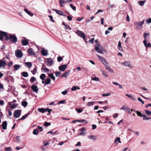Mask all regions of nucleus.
<instances>
[{"label":"nucleus","instance_id":"1","mask_svg":"<svg viewBox=\"0 0 151 151\" xmlns=\"http://www.w3.org/2000/svg\"><path fill=\"white\" fill-rule=\"evenodd\" d=\"M94 47L96 51L99 53L104 54L107 52V51L100 45V44L95 45Z\"/></svg>","mask_w":151,"mask_h":151},{"label":"nucleus","instance_id":"2","mask_svg":"<svg viewBox=\"0 0 151 151\" xmlns=\"http://www.w3.org/2000/svg\"><path fill=\"white\" fill-rule=\"evenodd\" d=\"M17 38L15 35H13L7 33V36L6 37V40H9L12 42L16 43L17 41Z\"/></svg>","mask_w":151,"mask_h":151},{"label":"nucleus","instance_id":"3","mask_svg":"<svg viewBox=\"0 0 151 151\" xmlns=\"http://www.w3.org/2000/svg\"><path fill=\"white\" fill-rule=\"evenodd\" d=\"M144 23V20L141 22H137L134 23V25L137 29L140 30L142 28Z\"/></svg>","mask_w":151,"mask_h":151},{"label":"nucleus","instance_id":"4","mask_svg":"<svg viewBox=\"0 0 151 151\" xmlns=\"http://www.w3.org/2000/svg\"><path fill=\"white\" fill-rule=\"evenodd\" d=\"M47 65L48 66H52L54 63V60L53 59L50 58H46Z\"/></svg>","mask_w":151,"mask_h":151},{"label":"nucleus","instance_id":"5","mask_svg":"<svg viewBox=\"0 0 151 151\" xmlns=\"http://www.w3.org/2000/svg\"><path fill=\"white\" fill-rule=\"evenodd\" d=\"M16 56L19 58H21L23 56V53L20 50L18 49L15 51Z\"/></svg>","mask_w":151,"mask_h":151},{"label":"nucleus","instance_id":"6","mask_svg":"<svg viewBox=\"0 0 151 151\" xmlns=\"http://www.w3.org/2000/svg\"><path fill=\"white\" fill-rule=\"evenodd\" d=\"M96 55L101 60V62L105 66L106 65H108L109 64L107 63V60L105 58L101 57L98 55Z\"/></svg>","mask_w":151,"mask_h":151},{"label":"nucleus","instance_id":"7","mask_svg":"<svg viewBox=\"0 0 151 151\" xmlns=\"http://www.w3.org/2000/svg\"><path fill=\"white\" fill-rule=\"evenodd\" d=\"M7 36V33L0 31V40L3 41L4 40V37L5 40H6V37Z\"/></svg>","mask_w":151,"mask_h":151},{"label":"nucleus","instance_id":"8","mask_svg":"<svg viewBox=\"0 0 151 151\" xmlns=\"http://www.w3.org/2000/svg\"><path fill=\"white\" fill-rule=\"evenodd\" d=\"M21 114V111L20 110H16L14 113V116L15 118H18L20 116Z\"/></svg>","mask_w":151,"mask_h":151},{"label":"nucleus","instance_id":"9","mask_svg":"<svg viewBox=\"0 0 151 151\" xmlns=\"http://www.w3.org/2000/svg\"><path fill=\"white\" fill-rule=\"evenodd\" d=\"M2 60H0V68H4L5 67L6 65V61Z\"/></svg>","mask_w":151,"mask_h":151},{"label":"nucleus","instance_id":"10","mask_svg":"<svg viewBox=\"0 0 151 151\" xmlns=\"http://www.w3.org/2000/svg\"><path fill=\"white\" fill-rule=\"evenodd\" d=\"M122 64L130 68H132L133 67V66L131 65L130 62L128 61H125L122 63Z\"/></svg>","mask_w":151,"mask_h":151},{"label":"nucleus","instance_id":"11","mask_svg":"<svg viewBox=\"0 0 151 151\" xmlns=\"http://www.w3.org/2000/svg\"><path fill=\"white\" fill-rule=\"evenodd\" d=\"M67 67V65L66 64L61 65L58 67L59 70L62 72L64 71Z\"/></svg>","mask_w":151,"mask_h":151},{"label":"nucleus","instance_id":"12","mask_svg":"<svg viewBox=\"0 0 151 151\" xmlns=\"http://www.w3.org/2000/svg\"><path fill=\"white\" fill-rule=\"evenodd\" d=\"M31 88L33 90V91L36 93H37L38 91V88L37 86L32 85L31 87Z\"/></svg>","mask_w":151,"mask_h":151},{"label":"nucleus","instance_id":"13","mask_svg":"<svg viewBox=\"0 0 151 151\" xmlns=\"http://www.w3.org/2000/svg\"><path fill=\"white\" fill-rule=\"evenodd\" d=\"M77 34L80 37H82L83 36L85 35L84 33L82 31L79 30H77L76 32Z\"/></svg>","mask_w":151,"mask_h":151},{"label":"nucleus","instance_id":"14","mask_svg":"<svg viewBox=\"0 0 151 151\" xmlns=\"http://www.w3.org/2000/svg\"><path fill=\"white\" fill-rule=\"evenodd\" d=\"M87 138L88 139H91L93 141L95 140L96 139V136L91 135H89L88 136Z\"/></svg>","mask_w":151,"mask_h":151},{"label":"nucleus","instance_id":"15","mask_svg":"<svg viewBox=\"0 0 151 151\" xmlns=\"http://www.w3.org/2000/svg\"><path fill=\"white\" fill-rule=\"evenodd\" d=\"M70 70H67L63 74V75L61 76V77L62 78L63 77H65V78H67L68 74L70 73Z\"/></svg>","mask_w":151,"mask_h":151},{"label":"nucleus","instance_id":"16","mask_svg":"<svg viewBox=\"0 0 151 151\" xmlns=\"http://www.w3.org/2000/svg\"><path fill=\"white\" fill-rule=\"evenodd\" d=\"M47 50L43 48L41 50L42 54L44 56H46L47 55Z\"/></svg>","mask_w":151,"mask_h":151},{"label":"nucleus","instance_id":"17","mask_svg":"<svg viewBox=\"0 0 151 151\" xmlns=\"http://www.w3.org/2000/svg\"><path fill=\"white\" fill-rule=\"evenodd\" d=\"M143 43L145 45V46L146 48H148L149 47H151V44L149 42L147 44V41H143Z\"/></svg>","mask_w":151,"mask_h":151},{"label":"nucleus","instance_id":"18","mask_svg":"<svg viewBox=\"0 0 151 151\" xmlns=\"http://www.w3.org/2000/svg\"><path fill=\"white\" fill-rule=\"evenodd\" d=\"M37 110L40 112L42 113H44L45 111H47V108L44 109L43 108H39L37 109Z\"/></svg>","mask_w":151,"mask_h":151},{"label":"nucleus","instance_id":"19","mask_svg":"<svg viewBox=\"0 0 151 151\" xmlns=\"http://www.w3.org/2000/svg\"><path fill=\"white\" fill-rule=\"evenodd\" d=\"M105 68L109 72L111 73H114V71L110 68V66H108V65H106V66Z\"/></svg>","mask_w":151,"mask_h":151},{"label":"nucleus","instance_id":"20","mask_svg":"<svg viewBox=\"0 0 151 151\" xmlns=\"http://www.w3.org/2000/svg\"><path fill=\"white\" fill-rule=\"evenodd\" d=\"M52 10L56 12V13L60 15H63V12L60 10H58L55 9H52Z\"/></svg>","mask_w":151,"mask_h":151},{"label":"nucleus","instance_id":"21","mask_svg":"<svg viewBox=\"0 0 151 151\" xmlns=\"http://www.w3.org/2000/svg\"><path fill=\"white\" fill-rule=\"evenodd\" d=\"M59 3L60 6L64 7L65 6V3H66L65 1L64 0H60Z\"/></svg>","mask_w":151,"mask_h":151},{"label":"nucleus","instance_id":"22","mask_svg":"<svg viewBox=\"0 0 151 151\" xmlns=\"http://www.w3.org/2000/svg\"><path fill=\"white\" fill-rule=\"evenodd\" d=\"M27 51L29 53V54L30 55H35V53L34 52L33 50L31 48H29L28 49Z\"/></svg>","mask_w":151,"mask_h":151},{"label":"nucleus","instance_id":"23","mask_svg":"<svg viewBox=\"0 0 151 151\" xmlns=\"http://www.w3.org/2000/svg\"><path fill=\"white\" fill-rule=\"evenodd\" d=\"M7 122L6 121H5L3 122L2 124V128L4 129L5 130L7 129Z\"/></svg>","mask_w":151,"mask_h":151},{"label":"nucleus","instance_id":"24","mask_svg":"<svg viewBox=\"0 0 151 151\" xmlns=\"http://www.w3.org/2000/svg\"><path fill=\"white\" fill-rule=\"evenodd\" d=\"M22 43L24 46H26L28 45V41L26 39L22 40Z\"/></svg>","mask_w":151,"mask_h":151},{"label":"nucleus","instance_id":"25","mask_svg":"<svg viewBox=\"0 0 151 151\" xmlns=\"http://www.w3.org/2000/svg\"><path fill=\"white\" fill-rule=\"evenodd\" d=\"M25 65L27 67L30 68L32 65V64L30 62H27L25 63Z\"/></svg>","mask_w":151,"mask_h":151},{"label":"nucleus","instance_id":"26","mask_svg":"<svg viewBox=\"0 0 151 151\" xmlns=\"http://www.w3.org/2000/svg\"><path fill=\"white\" fill-rule=\"evenodd\" d=\"M24 11L27 13L31 17L33 16V13H31L27 9H24Z\"/></svg>","mask_w":151,"mask_h":151},{"label":"nucleus","instance_id":"27","mask_svg":"<svg viewBox=\"0 0 151 151\" xmlns=\"http://www.w3.org/2000/svg\"><path fill=\"white\" fill-rule=\"evenodd\" d=\"M95 102V101L89 102L87 103L86 105L88 106H91L94 104Z\"/></svg>","mask_w":151,"mask_h":151},{"label":"nucleus","instance_id":"28","mask_svg":"<svg viewBox=\"0 0 151 151\" xmlns=\"http://www.w3.org/2000/svg\"><path fill=\"white\" fill-rule=\"evenodd\" d=\"M48 76L50 77L52 80L54 81L55 79V77L53 75V74L51 73H48Z\"/></svg>","mask_w":151,"mask_h":151},{"label":"nucleus","instance_id":"29","mask_svg":"<svg viewBox=\"0 0 151 151\" xmlns=\"http://www.w3.org/2000/svg\"><path fill=\"white\" fill-rule=\"evenodd\" d=\"M22 75L25 77H27L28 76V74L27 72H23L21 73Z\"/></svg>","mask_w":151,"mask_h":151},{"label":"nucleus","instance_id":"30","mask_svg":"<svg viewBox=\"0 0 151 151\" xmlns=\"http://www.w3.org/2000/svg\"><path fill=\"white\" fill-rule=\"evenodd\" d=\"M145 2V1H139L138 2V4L140 6H142L144 5Z\"/></svg>","mask_w":151,"mask_h":151},{"label":"nucleus","instance_id":"31","mask_svg":"<svg viewBox=\"0 0 151 151\" xmlns=\"http://www.w3.org/2000/svg\"><path fill=\"white\" fill-rule=\"evenodd\" d=\"M45 84L46 85L49 84L51 81V80L50 78H47L45 80Z\"/></svg>","mask_w":151,"mask_h":151},{"label":"nucleus","instance_id":"32","mask_svg":"<svg viewBox=\"0 0 151 151\" xmlns=\"http://www.w3.org/2000/svg\"><path fill=\"white\" fill-rule=\"evenodd\" d=\"M142 117H143V119L144 120H148L149 119H151V118L148 117L145 115H143Z\"/></svg>","mask_w":151,"mask_h":151},{"label":"nucleus","instance_id":"33","mask_svg":"<svg viewBox=\"0 0 151 151\" xmlns=\"http://www.w3.org/2000/svg\"><path fill=\"white\" fill-rule=\"evenodd\" d=\"M80 88L78 87H77L76 86H73L71 88V90L72 91H74L77 89H80Z\"/></svg>","mask_w":151,"mask_h":151},{"label":"nucleus","instance_id":"34","mask_svg":"<svg viewBox=\"0 0 151 151\" xmlns=\"http://www.w3.org/2000/svg\"><path fill=\"white\" fill-rule=\"evenodd\" d=\"M22 105L24 107H26L27 106V102L26 101H23L21 103Z\"/></svg>","mask_w":151,"mask_h":151},{"label":"nucleus","instance_id":"35","mask_svg":"<svg viewBox=\"0 0 151 151\" xmlns=\"http://www.w3.org/2000/svg\"><path fill=\"white\" fill-rule=\"evenodd\" d=\"M20 67V65H14V68L16 70H18Z\"/></svg>","mask_w":151,"mask_h":151},{"label":"nucleus","instance_id":"36","mask_svg":"<svg viewBox=\"0 0 151 151\" xmlns=\"http://www.w3.org/2000/svg\"><path fill=\"white\" fill-rule=\"evenodd\" d=\"M45 74L42 73L40 76V78L42 80H43L45 79Z\"/></svg>","mask_w":151,"mask_h":151},{"label":"nucleus","instance_id":"37","mask_svg":"<svg viewBox=\"0 0 151 151\" xmlns=\"http://www.w3.org/2000/svg\"><path fill=\"white\" fill-rule=\"evenodd\" d=\"M39 132L38 130L37 129H35L33 131V134H34L37 135L38 134Z\"/></svg>","mask_w":151,"mask_h":151},{"label":"nucleus","instance_id":"38","mask_svg":"<svg viewBox=\"0 0 151 151\" xmlns=\"http://www.w3.org/2000/svg\"><path fill=\"white\" fill-rule=\"evenodd\" d=\"M29 115V114L28 113L25 114L24 115L22 116V117L19 119V120H23V119H25L27 117V116Z\"/></svg>","mask_w":151,"mask_h":151},{"label":"nucleus","instance_id":"39","mask_svg":"<svg viewBox=\"0 0 151 151\" xmlns=\"http://www.w3.org/2000/svg\"><path fill=\"white\" fill-rule=\"evenodd\" d=\"M145 111L147 115H151V111L147 110H145Z\"/></svg>","mask_w":151,"mask_h":151},{"label":"nucleus","instance_id":"40","mask_svg":"<svg viewBox=\"0 0 151 151\" xmlns=\"http://www.w3.org/2000/svg\"><path fill=\"white\" fill-rule=\"evenodd\" d=\"M134 112H136V113L137 114L138 116H139L140 117H142V116H143V115L140 112H139L138 111H135Z\"/></svg>","mask_w":151,"mask_h":151},{"label":"nucleus","instance_id":"41","mask_svg":"<svg viewBox=\"0 0 151 151\" xmlns=\"http://www.w3.org/2000/svg\"><path fill=\"white\" fill-rule=\"evenodd\" d=\"M36 80V79L34 77H32L30 79V82L31 83H33L34 82V81H35Z\"/></svg>","mask_w":151,"mask_h":151},{"label":"nucleus","instance_id":"42","mask_svg":"<svg viewBox=\"0 0 151 151\" xmlns=\"http://www.w3.org/2000/svg\"><path fill=\"white\" fill-rule=\"evenodd\" d=\"M70 6L73 9V11H76V7L75 6H73L72 4H70Z\"/></svg>","mask_w":151,"mask_h":151},{"label":"nucleus","instance_id":"43","mask_svg":"<svg viewBox=\"0 0 151 151\" xmlns=\"http://www.w3.org/2000/svg\"><path fill=\"white\" fill-rule=\"evenodd\" d=\"M110 93L109 92H107L105 93H103L102 95L103 97H105L110 96Z\"/></svg>","mask_w":151,"mask_h":151},{"label":"nucleus","instance_id":"44","mask_svg":"<svg viewBox=\"0 0 151 151\" xmlns=\"http://www.w3.org/2000/svg\"><path fill=\"white\" fill-rule=\"evenodd\" d=\"M4 149L5 151H11L12 150V149L10 147H5Z\"/></svg>","mask_w":151,"mask_h":151},{"label":"nucleus","instance_id":"45","mask_svg":"<svg viewBox=\"0 0 151 151\" xmlns=\"http://www.w3.org/2000/svg\"><path fill=\"white\" fill-rule=\"evenodd\" d=\"M120 138L119 137H118L116 139H115L114 142L115 143H116V142L117 141H118L119 142V143H121V141H120Z\"/></svg>","mask_w":151,"mask_h":151},{"label":"nucleus","instance_id":"46","mask_svg":"<svg viewBox=\"0 0 151 151\" xmlns=\"http://www.w3.org/2000/svg\"><path fill=\"white\" fill-rule=\"evenodd\" d=\"M37 69L36 68H35L33 70H32L31 72L33 74L35 75V74Z\"/></svg>","mask_w":151,"mask_h":151},{"label":"nucleus","instance_id":"47","mask_svg":"<svg viewBox=\"0 0 151 151\" xmlns=\"http://www.w3.org/2000/svg\"><path fill=\"white\" fill-rule=\"evenodd\" d=\"M50 123L48 122H45L44 124V125L45 127H47L48 126H50Z\"/></svg>","mask_w":151,"mask_h":151},{"label":"nucleus","instance_id":"48","mask_svg":"<svg viewBox=\"0 0 151 151\" xmlns=\"http://www.w3.org/2000/svg\"><path fill=\"white\" fill-rule=\"evenodd\" d=\"M61 72L60 71H56L55 73V75L56 77L60 76Z\"/></svg>","mask_w":151,"mask_h":151},{"label":"nucleus","instance_id":"49","mask_svg":"<svg viewBox=\"0 0 151 151\" xmlns=\"http://www.w3.org/2000/svg\"><path fill=\"white\" fill-rule=\"evenodd\" d=\"M75 110L78 113H80L82 112V110L80 109H78L77 108H75Z\"/></svg>","mask_w":151,"mask_h":151},{"label":"nucleus","instance_id":"50","mask_svg":"<svg viewBox=\"0 0 151 151\" xmlns=\"http://www.w3.org/2000/svg\"><path fill=\"white\" fill-rule=\"evenodd\" d=\"M91 80L96 81H99V78L97 77L93 78H92Z\"/></svg>","mask_w":151,"mask_h":151},{"label":"nucleus","instance_id":"51","mask_svg":"<svg viewBox=\"0 0 151 151\" xmlns=\"http://www.w3.org/2000/svg\"><path fill=\"white\" fill-rule=\"evenodd\" d=\"M137 100L138 101L141 102L142 104H144V102L140 97H138Z\"/></svg>","mask_w":151,"mask_h":151},{"label":"nucleus","instance_id":"52","mask_svg":"<svg viewBox=\"0 0 151 151\" xmlns=\"http://www.w3.org/2000/svg\"><path fill=\"white\" fill-rule=\"evenodd\" d=\"M65 100H63L61 101H58V104H64L65 102Z\"/></svg>","mask_w":151,"mask_h":151},{"label":"nucleus","instance_id":"53","mask_svg":"<svg viewBox=\"0 0 151 151\" xmlns=\"http://www.w3.org/2000/svg\"><path fill=\"white\" fill-rule=\"evenodd\" d=\"M58 61L59 62H60L63 59V58L62 57L59 56L57 58Z\"/></svg>","mask_w":151,"mask_h":151},{"label":"nucleus","instance_id":"54","mask_svg":"<svg viewBox=\"0 0 151 151\" xmlns=\"http://www.w3.org/2000/svg\"><path fill=\"white\" fill-rule=\"evenodd\" d=\"M146 23L149 24L151 23V18H150L149 19H146Z\"/></svg>","mask_w":151,"mask_h":151},{"label":"nucleus","instance_id":"55","mask_svg":"<svg viewBox=\"0 0 151 151\" xmlns=\"http://www.w3.org/2000/svg\"><path fill=\"white\" fill-rule=\"evenodd\" d=\"M41 150L42 151H46V149L44 147V146H42L41 147Z\"/></svg>","mask_w":151,"mask_h":151},{"label":"nucleus","instance_id":"56","mask_svg":"<svg viewBox=\"0 0 151 151\" xmlns=\"http://www.w3.org/2000/svg\"><path fill=\"white\" fill-rule=\"evenodd\" d=\"M61 93L63 95H65L67 93L68 91L67 90H65L63 91Z\"/></svg>","mask_w":151,"mask_h":151},{"label":"nucleus","instance_id":"57","mask_svg":"<svg viewBox=\"0 0 151 151\" xmlns=\"http://www.w3.org/2000/svg\"><path fill=\"white\" fill-rule=\"evenodd\" d=\"M94 38H92L91 40L89 41V42L93 44L94 42Z\"/></svg>","mask_w":151,"mask_h":151},{"label":"nucleus","instance_id":"58","mask_svg":"<svg viewBox=\"0 0 151 151\" xmlns=\"http://www.w3.org/2000/svg\"><path fill=\"white\" fill-rule=\"evenodd\" d=\"M49 17L50 19H51V21L52 22H54V21L53 20V19H52V18H53L52 16L51 15H49Z\"/></svg>","mask_w":151,"mask_h":151},{"label":"nucleus","instance_id":"59","mask_svg":"<svg viewBox=\"0 0 151 151\" xmlns=\"http://www.w3.org/2000/svg\"><path fill=\"white\" fill-rule=\"evenodd\" d=\"M118 113L114 114H113V118H115L116 117H118Z\"/></svg>","mask_w":151,"mask_h":151},{"label":"nucleus","instance_id":"60","mask_svg":"<svg viewBox=\"0 0 151 151\" xmlns=\"http://www.w3.org/2000/svg\"><path fill=\"white\" fill-rule=\"evenodd\" d=\"M141 89L145 91H147L148 90V89L145 87H141Z\"/></svg>","mask_w":151,"mask_h":151},{"label":"nucleus","instance_id":"61","mask_svg":"<svg viewBox=\"0 0 151 151\" xmlns=\"http://www.w3.org/2000/svg\"><path fill=\"white\" fill-rule=\"evenodd\" d=\"M16 107V105L15 104H14L12 105H11V108L12 109H15Z\"/></svg>","mask_w":151,"mask_h":151},{"label":"nucleus","instance_id":"62","mask_svg":"<svg viewBox=\"0 0 151 151\" xmlns=\"http://www.w3.org/2000/svg\"><path fill=\"white\" fill-rule=\"evenodd\" d=\"M43 143L44 146H46L47 145H49V143L48 142H45V141H43Z\"/></svg>","mask_w":151,"mask_h":151},{"label":"nucleus","instance_id":"63","mask_svg":"<svg viewBox=\"0 0 151 151\" xmlns=\"http://www.w3.org/2000/svg\"><path fill=\"white\" fill-rule=\"evenodd\" d=\"M43 70L44 72H48L49 71V70L47 68H43Z\"/></svg>","mask_w":151,"mask_h":151},{"label":"nucleus","instance_id":"64","mask_svg":"<svg viewBox=\"0 0 151 151\" xmlns=\"http://www.w3.org/2000/svg\"><path fill=\"white\" fill-rule=\"evenodd\" d=\"M67 18L69 21H71L72 19V17L69 16H67Z\"/></svg>","mask_w":151,"mask_h":151}]
</instances>
